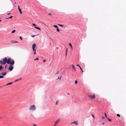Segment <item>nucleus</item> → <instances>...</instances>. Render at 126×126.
Returning a JSON list of instances; mask_svg holds the SVG:
<instances>
[{
  "mask_svg": "<svg viewBox=\"0 0 126 126\" xmlns=\"http://www.w3.org/2000/svg\"><path fill=\"white\" fill-rule=\"evenodd\" d=\"M77 65V66H79V68H80V66H79V64H77V65Z\"/></svg>",
  "mask_w": 126,
  "mask_h": 126,
  "instance_id": "35",
  "label": "nucleus"
},
{
  "mask_svg": "<svg viewBox=\"0 0 126 126\" xmlns=\"http://www.w3.org/2000/svg\"><path fill=\"white\" fill-rule=\"evenodd\" d=\"M88 96L89 98L91 99H93L95 98V96L94 95H89Z\"/></svg>",
  "mask_w": 126,
  "mask_h": 126,
  "instance_id": "3",
  "label": "nucleus"
},
{
  "mask_svg": "<svg viewBox=\"0 0 126 126\" xmlns=\"http://www.w3.org/2000/svg\"><path fill=\"white\" fill-rule=\"evenodd\" d=\"M13 17V16H11L9 18H7V19H8L9 18H12Z\"/></svg>",
  "mask_w": 126,
  "mask_h": 126,
  "instance_id": "20",
  "label": "nucleus"
},
{
  "mask_svg": "<svg viewBox=\"0 0 126 126\" xmlns=\"http://www.w3.org/2000/svg\"><path fill=\"white\" fill-rule=\"evenodd\" d=\"M75 84H77V80H75Z\"/></svg>",
  "mask_w": 126,
  "mask_h": 126,
  "instance_id": "25",
  "label": "nucleus"
},
{
  "mask_svg": "<svg viewBox=\"0 0 126 126\" xmlns=\"http://www.w3.org/2000/svg\"><path fill=\"white\" fill-rule=\"evenodd\" d=\"M12 83H13L12 82H10V83H8L6 85L7 86V85H11V84H12Z\"/></svg>",
  "mask_w": 126,
  "mask_h": 126,
  "instance_id": "11",
  "label": "nucleus"
},
{
  "mask_svg": "<svg viewBox=\"0 0 126 126\" xmlns=\"http://www.w3.org/2000/svg\"><path fill=\"white\" fill-rule=\"evenodd\" d=\"M32 25L33 26H36V25L34 24L33 23L32 24Z\"/></svg>",
  "mask_w": 126,
  "mask_h": 126,
  "instance_id": "28",
  "label": "nucleus"
},
{
  "mask_svg": "<svg viewBox=\"0 0 126 126\" xmlns=\"http://www.w3.org/2000/svg\"><path fill=\"white\" fill-rule=\"evenodd\" d=\"M21 78H20L19 79H16V80L15 82H17V81H19V80H21Z\"/></svg>",
  "mask_w": 126,
  "mask_h": 126,
  "instance_id": "9",
  "label": "nucleus"
},
{
  "mask_svg": "<svg viewBox=\"0 0 126 126\" xmlns=\"http://www.w3.org/2000/svg\"><path fill=\"white\" fill-rule=\"evenodd\" d=\"M59 103L58 101H56V105H57L58 104V103Z\"/></svg>",
  "mask_w": 126,
  "mask_h": 126,
  "instance_id": "26",
  "label": "nucleus"
},
{
  "mask_svg": "<svg viewBox=\"0 0 126 126\" xmlns=\"http://www.w3.org/2000/svg\"><path fill=\"white\" fill-rule=\"evenodd\" d=\"M13 65H9V66L8 69L9 71H11L13 70V67L12 66Z\"/></svg>",
  "mask_w": 126,
  "mask_h": 126,
  "instance_id": "4",
  "label": "nucleus"
},
{
  "mask_svg": "<svg viewBox=\"0 0 126 126\" xmlns=\"http://www.w3.org/2000/svg\"><path fill=\"white\" fill-rule=\"evenodd\" d=\"M1 20H0V22H1Z\"/></svg>",
  "mask_w": 126,
  "mask_h": 126,
  "instance_id": "49",
  "label": "nucleus"
},
{
  "mask_svg": "<svg viewBox=\"0 0 126 126\" xmlns=\"http://www.w3.org/2000/svg\"><path fill=\"white\" fill-rule=\"evenodd\" d=\"M3 67L2 65H0V70H1L2 69H3Z\"/></svg>",
  "mask_w": 126,
  "mask_h": 126,
  "instance_id": "15",
  "label": "nucleus"
},
{
  "mask_svg": "<svg viewBox=\"0 0 126 126\" xmlns=\"http://www.w3.org/2000/svg\"><path fill=\"white\" fill-rule=\"evenodd\" d=\"M69 44L70 46L71 47V48L72 49V45L71 44V43H69Z\"/></svg>",
  "mask_w": 126,
  "mask_h": 126,
  "instance_id": "14",
  "label": "nucleus"
},
{
  "mask_svg": "<svg viewBox=\"0 0 126 126\" xmlns=\"http://www.w3.org/2000/svg\"><path fill=\"white\" fill-rule=\"evenodd\" d=\"M66 53H67V48L66 49Z\"/></svg>",
  "mask_w": 126,
  "mask_h": 126,
  "instance_id": "34",
  "label": "nucleus"
},
{
  "mask_svg": "<svg viewBox=\"0 0 126 126\" xmlns=\"http://www.w3.org/2000/svg\"><path fill=\"white\" fill-rule=\"evenodd\" d=\"M36 109V107L35 106L33 105L31 106L29 108V110H30L34 111Z\"/></svg>",
  "mask_w": 126,
  "mask_h": 126,
  "instance_id": "2",
  "label": "nucleus"
},
{
  "mask_svg": "<svg viewBox=\"0 0 126 126\" xmlns=\"http://www.w3.org/2000/svg\"><path fill=\"white\" fill-rule=\"evenodd\" d=\"M6 72H4L3 73H2L1 74V75H2L3 76H5L6 75Z\"/></svg>",
  "mask_w": 126,
  "mask_h": 126,
  "instance_id": "8",
  "label": "nucleus"
},
{
  "mask_svg": "<svg viewBox=\"0 0 126 126\" xmlns=\"http://www.w3.org/2000/svg\"><path fill=\"white\" fill-rule=\"evenodd\" d=\"M57 30L58 32H60V30L58 28H57Z\"/></svg>",
  "mask_w": 126,
  "mask_h": 126,
  "instance_id": "22",
  "label": "nucleus"
},
{
  "mask_svg": "<svg viewBox=\"0 0 126 126\" xmlns=\"http://www.w3.org/2000/svg\"><path fill=\"white\" fill-rule=\"evenodd\" d=\"M34 28L37 29H38L39 30H41V29L39 28L38 27H34Z\"/></svg>",
  "mask_w": 126,
  "mask_h": 126,
  "instance_id": "12",
  "label": "nucleus"
},
{
  "mask_svg": "<svg viewBox=\"0 0 126 126\" xmlns=\"http://www.w3.org/2000/svg\"><path fill=\"white\" fill-rule=\"evenodd\" d=\"M75 124L76 125H78V122L77 121H74L73 122L71 123V124Z\"/></svg>",
  "mask_w": 126,
  "mask_h": 126,
  "instance_id": "6",
  "label": "nucleus"
},
{
  "mask_svg": "<svg viewBox=\"0 0 126 126\" xmlns=\"http://www.w3.org/2000/svg\"><path fill=\"white\" fill-rule=\"evenodd\" d=\"M117 116L119 117H120V115L119 114H117Z\"/></svg>",
  "mask_w": 126,
  "mask_h": 126,
  "instance_id": "27",
  "label": "nucleus"
},
{
  "mask_svg": "<svg viewBox=\"0 0 126 126\" xmlns=\"http://www.w3.org/2000/svg\"><path fill=\"white\" fill-rule=\"evenodd\" d=\"M19 38H20V39L21 40H22V37H21V36H20Z\"/></svg>",
  "mask_w": 126,
  "mask_h": 126,
  "instance_id": "32",
  "label": "nucleus"
},
{
  "mask_svg": "<svg viewBox=\"0 0 126 126\" xmlns=\"http://www.w3.org/2000/svg\"><path fill=\"white\" fill-rule=\"evenodd\" d=\"M49 15H51V13H49V14H48Z\"/></svg>",
  "mask_w": 126,
  "mask_h": 126,
  "instance_id": "44",
  "label": "nucleus"
},
{
  "mask_svg": "<svg viewBox=\"0 0 126 126\" xmlns=\"http://www.w3.org/2000/svg\"><path fill=\"white\" fill-rule=\"evenodd\" d=\"M105 124V123H102V124Z\"/></svg>",
  "mask_w": 126,
  "mask_h": 126,
  "instance_id": "47",
  "label": "nucleus"
},
{
  "mask_svg": "<svg viewBox=\"0 0 126 126\" xmlns=\"http://www.w3.org/2000/svg\"><path fill=\"white\" fill-rule=\"evenodd\" d=\"M32 49L33 51H34V50L35 49V48H32Z\"/></svg>",
  "mask_w": 126,
  "mask_h": 126,
  "instance_id": "40",
  "label": "nucleus"
},
{
  "mask_svg": "<svg viewBox=\"0 0 126 126\" xmlns=\"http://www.w3.org/2000/svg\"><path fill=\"white\" fill-rule=\"evenodd\" d=\"M18 10L20 12V14H22V12L21 11V9H19Z\"/></svg>",
  "mask_w": 126,
  "mask_h": 126,
  "instance_id": "16",
  "label": "nucleus"
},
{
  "mask_svg": "<svg viewBox=\"0 0 126 126\" xmlns=\"http://www.w3.org/2000/svg\"><path fill=\"white\" fill-rule=\"evenodd\" d=\"M67 94L68 95H69V94H69V93H67Z\"/></svg>",
  "mask_w": 126,
  "mask_h": 126,
  "instance_id": "48",
  "label": "nucleus"
},
{
  "mask_svg": "<svg viewBox=\"0 0 126 126\" xmlns=\"http://www.w3.org/2000/svg\"><path fill=\"white\" fill-rule=\"evenodd\" d=\"M36 35H32L31 36L32 37H34V36H35Z\"/></svg>",
  "mask_w": 126,
  "mask_h": 126,
  "instance_id": "37",
  "label": "nucleus"
},
{
  "mask_svg": "<svg viewBox=\"0 0 126 126\" xmlns=\"http://www.w3.org/2000/svg\"><path fill=\"white\" fill-rule=\"evenodd\" d=\"M36 49H35V50H34V54H36Z\"/></svg>",
  "mask_w": 126,
  "mask_h": 126,
  "instance_id": "29",
  "label": "nucleus"
},
{
  "mask_svg": "<svg viewBox=\"0 0 126 126\" xmlns=\"http://www.w3.org/2000/svg\"><path fill=\"white\" fill-rule=\"evenodd\" d=\"M38 59H39L38 58H36L35 59H34V60H38Z\"/></svg>",
  "mask_w": 126,
  "mask_h": 126,
  "instance_id": "31",
  "label": "nucleus"
},
{
  "mask_svg": "<svg viewBox=\"0 0 126 126\" xmlns=\"http://www.w3.org/2000/svg\"><path fill=\"white\" fill-rule=\"evenodd\" d=\"M4 78V77L3 76H0V78Z\"/></svg>",
  "mask_w": 126,
  "mask_h": 126,
  "instance_id": "24",
  "label": "nucleus"
},
{
  "mask_svg": "<svg viewBox=\"0 0 126 126\" xmlns=\"http://www.w3.org/2000/svg\"><path fill=\"white\" fill-rule=\"evenodd\" d=\"M80 70L81 71V72H83V69H82L81 67H80Z\"/></svg>",
  "mask_w": 126,
  "mask_h": 126,
  "instance_id": "17",
  "label": "nucleus"
},
{
  "mask_svg": "<svg viewBox=\"0 0 126 126\" xmlns=\"http://www.w3.org/2000/svg\"><path fill=\"white\" fill-rule=\"evenodd\" d=\"M15 31H16L15 30H14L13 31H12V33H14L15 32Z\"/></svg>",
  "mask_w": 126,
  "mask_h": 126,
  "instance_id": "21",
  "label": "nucleus"
},
{
  "mask_svg": "<svg viewBox=\"0 0 126 126\" xmlns=\"http://www.w3.org/2000/svg\"><path fill=\"white\" fill-rule=\"evenodd\" d=\"M104 114H105V117L107 118V115H106V114L105 113H104Z\"/></svg>",
  "mask_w": 126,
  "mask_h": 126,
  "instance_id": "30",
  "label": "nucleus"
},
{
  "mask_svg": "<svg viewBox=\"0 0 126 126\" xmlns=\"http://www.w3.org/2000/svg\"><path fill=\"white\" fill-rule=\"evenodd\" d=\"M62 78V77L61 76L60 77V78H58L56 79L57 80V79H60L61 78Z\"/></svg>",
  "mask_w": 126,
  "mask_h": 126,
  "instance_id": "23",
  "label": "nucleus"
},
{
  "mask_svg": "<svg viewBox=\"0 0 126 126\" xmlns=\"http://www.w3.org/2000/svg\"><path fill=\"white\" fill-rule=\"evenodd\" d=\"M72 67L74 70H76V68L74 65L73 64L72 65Z\"/></svg>",
  "mask_w": 126,
  "mask_h": 126,
  "instance_id": "10",
  "label": "nucleus"
},
{
  "mask_svg": "<svg viewBox=\"0 0 126 126\" xmlns=\"http://www.w3.org/2000/svg\"><path fill=\"white\" fill-rule=\"evenodd\" d=\"M58 72H59V71H58V72H57V73H56V74H57L58 73Z\"/></svg>",
  "mask_w": 126,
  "mask_h": 126,
  "instance_id": "43",
  "label": "nucleus"
},
{
  "mask_svg": "<svg viewBox=\"0 0 126 126\" xmlns=\"http://www.w3.org/2000/svg\"><path fill=\"white\" fill-rule=\"evenodd\" d=\"M58 25L59 26H60L61 27H63V25H61V24H58Z\"/></svg>",
  "mask_w": 126,
  "mask_h": 126,
  "instance_id": "13",
  "label": "nucleus"
},
{
  "mask_svg": "<svg viewBox=\"0 0 126 126\" xmlns=\"http://www.w3.org/2000/svg\"><path fill=\"white\" fill-rule=\"evenodd\" d=\"M33 126H37L35 124H33Z\"/></svg>",
  "mask_w": 126,
  "mask_h": 126,
  "instance_id": "39",
  "label": "nucleus"
},
{
  "mask_svg": "<svg viewBox=\"0 0 126 126\" xmlns=\"http://www.w3.org/2000/svg\"><path fill=\"white\" fill-rule=\"evenodd\" d=\"M36 47V44H33L32 46V48H35V47Z\"/></svg>",
  "mask_w": 126,
  "mask_h": 126,
  "instance_id": "7",
  "label": "nucleus"
},
{
  "mask_svg": "<svg viewBox=\"0 0 126 126\" xmlns=\"http://www.w3.org/2000/svg\"><path fill=\"white\" fill-rule=\"evenodd\" d=\"M92 117H93L94 118V115L93 114H92Z\"/></svg>",
  "mask_w": 126,
  "mask_h": 126,
  "instance_id": "33",
  "label": "nucleus"
},
{
  "mask_svg": "<svg viewBox=\"0 0 126 126\" xmlns=\"http://www.w3.org/2000/svg\"><path fill=\"white\" fill-rule=\"evenodd\" d=\"M10 65H14L15 63L14 60H12L11 58H9L8 59L5 57L3 59V60L0 61V64L1 65L5 64L6 63Z\"/></svg>",
  "mask_w": 126,
  "mask_h": 126,
  "instance_id": "1",
  "label": "nucleus"
},
{
  "mask_svg": "<svg viewBox=\"0 0 126 126\" xmlns=\"http://www.w3.org/2000/svg\"><path fill=\"white\" fill-rule=\"evenodd\" d=\"M60 121V119H58L55 122V124L54 126H55L56 125H57L59 122Z\"/></svg>",
  "mask_w": 126,
  "mask_h": 126,
  "instance_id": "5",
  "label": "nucleus"
},
{
  "mask_svg": "<svg viewBox=\"0 0 126 126\" xmlns=\"http://www.w3.org/2000/svg\"><path fill=\"white\" fill-rule=\"evenodd\" d=\"M102 119H104L105 118V117H102Z\"/></svg>",
  "mask_w": 126,
  "mask_h": 126,
  "instance_id": "42",
  "label": "nucleus"
},
{
  "mask_svg": "<svg viewBox=\"0 0 126 126\" xmlns=\"http://www.w3.org/2000/svg\"><path fill=\"white\" fill-rule=\"evenodd\" d=\"M67 53H65V55H66V56L67 55Z\"/></svg>",
  "mask_w": 126,
  "mask_h": 126,
  "instance_id": "45",
  "label": "nucleus"
},
{
  "mask_svg": "<svg viewBox=\"0 0 126 126\" xmlns=\"http://www.w3.org/2000/svg\"><path fill=\"white\" fill-rule=\"evenodd\" d=\"M107 119L110 121V122H111V119H109L108 118H107Z\"/></svg>",
  "mask_w": 126,
  "mask_h": 126,
  "instance_id": "19",
  "label": "nucleus"
},
{
  "mask_svg": "<svg viewBox=\"0 0 126 126\" xmlns=\"http://www.w3.org/2000/svg\"><path fill=\"white\" fill-rule=\"evenodd\" d=\"M18 43V41H15L14 42V43Z\"/></svg>",
  "mask_w": 126,
  "mask_h": 126,
  "instance_id": "41",
  "label": "nucleus"
},
{
  "mask_svg": "<svg viewBox=\"0 0 126 126\" xmlns=\"http://www.w3.org/2000/svg\"><path fill=\"white\" fill-rule=\"evenodd\" d=\"M54 27L56 28H58V26L56 25H54L53 26Z\"/></svg>",
  "mask_w": 126,
  "mask_h": 126,
  "instance_id": "18",
  "label": "nucleus"
},
{
  "mask_svg": "<svg viewBox=\"0 0 126 126\" xmlns=\"http://www.w3.org/2000/svg\"><path fill=\"white\" fill-rule=\"evenodd\" d=\"M18 10H19V9H20L19 8V6H18Z\"/></svg>",
  "mask_w": 126,
  "mask_h": 126,
  "instance_id": "38",
  "label": "nucleus"
},
{
  "mask_svg": "<svg viewBox=\"0 0 126 126\" xmlns=\"http://www.w3.org/2000/svg\"><path fill=\"white\" fill-rule=\"evenodd\" d=\"M10 13H8V14H7V15H10Z\"/></svg>",
  "mask_w": 126,
  "mask_h": 126,
  "instance_id": "46",
  "label": "nucleus"
},
{
  "mask_svg": "<svg viewBox=\"0 0 126 126\" xmlns=\"http://www.w3.org/2000/svg\"><path fill=\"white\" fill-rule=\"evenodd\" d=\"M46 61V60H44L43 61V62H44Z\"/></svg>",
  "mask_w": 126,
  "mask_h": 126,
  "instance_id": "36",
  "label": "nucleus"
}]
</instances>
